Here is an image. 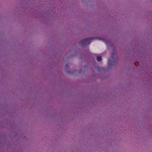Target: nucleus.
Wrapping results in <instances>:
<instances>
[{
    "instance_id": "obj_4",
    "label": "nucleus",
    "mask_w": 152,
    "mask_h": 152,
    "mask_svg": "<svg viewBox=\"0 0 152 152\" xmlns=\"http://www.w3.org/2000/svg\"><path fill=\"white\" fill-rule=\"evenodd\" d=\"M68 64L66 65V66H65V69H66L67 68V67H68Z\"/></svg>"
},
{
    "instance_id": "obj_2",
    "label": "nucleus",
    "mask_w": 152,
    "mask_h": 152,
    "mask_svg": "<svg viewBox=\"0 0 152 152\" xmlns=\"http://www.w3.org/2000/svg\"><path fill=\"white\" fill-rule=\"evenodd\" d=\"M113 52L112 53L111 58L114 60V61L110 60V58L108 61V65L109 66H111L114 65L115 62V61L117 59V56L116 55V51L114 49H113Z\"/></svg>"
},
{
    "instance_id": "obj_3",
    "label": "nucleus",
    "mask_w": 152,
    "mask_h": 152,
    "mask_svg": "<svg viewBox=\"0 0 152 152\" xmlns=\"http://www.w3.org/2000/svg\"><path fill=\"white\" fill-rule=\"evenodd\" d=\"M102 59V57L101 56H98L97 58V60L99 62L100 61H101Z\"/></svg>"
},
{
    "instance_id": "obj_1",
    "label": "nucleus",
    "mask_w": 152,
    "mask_h": 152,
    "mask_svg": "<svg viewBox=\"0 0 152 152\" xmlns=\"http://www.w3.org/2000/svg\"><path fill=\"white\" fill-rule=\"evenodd\" d=\"M94 39V38L93 37L86 38L81 40L80 41L79 43L82 46H85L90 44L91 43V41Z\"/></svg>"
},
{
    "instance_id": "obj_5",
    "label": "nucleus",
    "mask_w": 152,
    "mask_h": 152,
    "mask_svg": "<svg viewBox=\"0 0 152 152\" xmlns=\"http://www.w3.org/2000/svg\"><path fill=\"white\" fill-rule=\"evenodd\" d=\"M106 42L107 43V41H106Z\"/></svg>"
}]
</instances>
